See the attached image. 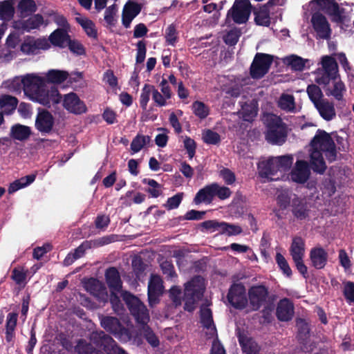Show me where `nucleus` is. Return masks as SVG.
Segmentation results:
<instances>
[{
  "mask_svg": "<svg viewBox=\"0 0 354 354\" xmlns=\"http://www.w3.org/2000/svg\"><path fill=\"white\" fill-rule=\"evenodd\" d=\"M25 95L33 102H38L44 106L50 108L51 104H59L62 95L58 89L51 87L48 89L46 80L35 74H28L21 80Z\"/></svg>",
  "mask_w": 354,
  "mask_h": 354,
  "instance_id": "1",
  "label": "nucleus"
},
{
  "mask_svg": "<svg viewBox=\"0 0 354 354\" xmlns=\"http://www.w3.org/2000/svg\"><path fill=\"white\" fill-rule=\"evenodd\" d=\"M309 149L324 153L325 157L329 163L337 160L336 145L330 134L323 129H319L317 130L315 135L310 141Z\"/></svg>",
  "mask_w": 354,
  "mask_h": 354,
  "instance_id": "2",
  "label": "nucleus"
},
{
  "mask_svg": "<svg viewBox=\"0 0 354 354\" xmlns=\"http://www.w3.org/2000/svg\"><path fill=\"white\" fill-rule=\"evenodd\" d=\"M205 289L203 279L199 275L194 277L185 284L183 298L185 310L192 313L196 308L198 301L203 297Z\"/></svg>",
  "mask_w": 354,
  "mask_h": 354,
  "instance_id": "3",
  "label": "nucleus"
},
{
  "mask_svg": "<svg viewBox=\"0 0 354 354\" xmlns=\"http://www.w3.org/2000/svg\"><path fill=\"white\" fill-rule=\"evenodd\" d=\"M122 296L136 322L142 326L147 325L150 320V316L149 310L144 303L127 291H124Z\"/></svg>",
  "mask_w": 354,
  "mask_h": 354,
  "instance_id": "4",
  "label": "nucleus"
},
{
  "mask_svg": "<svg viewBox=\"0 0 354 354\" xmlns=\"http://www.w3.org/2000/svg\"><path fill=\"white\" fill-rule=\"evenodd\" d=\"M101 326L122 342H128L132 338L130 330L124 327L115 317L102 316L100 319Z\"/></svg>",
  "mask_w": 354,
  "mask_h": 354,
  "instance_id": "5",
  "label": "nucleus"
},
{
  "mask_svg": "<svg viewBox=\"0 0 354 354\" xmlns=\"http://www.w3.org/2000/svg\"><path fill=\"white\" fill-rule=\"evenodd\" d=\"M248 299L252 310L257 311L263 306L274 299V295H270L268 288L263 284L253 285L248 289Z\"/></svg>",
  "mask_w": 354,
  "mask_h": 354,
  "instance_id": "6",
  "label": "nucleus"
},
{
  "mask_svg": "<svg viewBox=\"0 0 354 354\" xmlns=\"http://www.w3.org/2000/svg\"><path fill=\"white\" fill-rule=\"evenodd\" d=\"M91 341L97 347L102 348L106 354H128L116 342L103 330L94 331Z\"/></svg>",
  "mask_w": 354,
  "mask_h": 354,
  "instance_id": "7",
  "label": "nucleus"
},
{
  "mask_svg": "<svg viewBox=\"0 0 354 354\" xmlns=\"http://www.w3.org/2000/svg\"><path fill=\"white\" fill-rule=\"evenodd\" d=\"M274 57L271 55L257 53L250 67V75L254 80L263 77L269 71L273 62Z\"/></svg>",
  "mask_w": 354,
  "mask_h": 354,
  "instance_id": "8",
  "label": "nucleus"
},
{
  "mask_svg": "<svg viewBox=\"0 0 354 354\" xmlns=\"http://www.w3.org/2000/svg\"><path fill=\"white\" fill-rule=\"evenodd\" d=\"M227 299L234 308L244 309L248 302L245 286L242 283H233L228 290Z\"/></svg>",
  "mask_w": 354,
  "mask_h": 354,
  "instance_id": "9",
  "label": "nucleus"
},
{
  "mask_svg": "<svg viewBox=\"0 0 354 354\" xmlns=\"http://www.w3.org/2000/svg\"><path fill=\"white\" fill-rule=\"evenodd\" d=\"M252 9L249 0H235L232 7L227 12V17L231 16L236 24H243L248 21Z\"/></svg>",
  "mask_w": 354,
  "mask_h": 354,
  "instance_id": "10",
  "label": "nucleus"
},
{
  "mask_svg": "<svg viewBox=\"0 0 354 354\" xmlns=\"http://www.w3.org/2000/svg\"><path fill=\"white\" fill-rule=\"evenodd\" d=\"M322 65L324 73L317 82L319 84L327 85L330 80H335L338 76V65L335 58L325 55L322 58Z\"/></svg>",
  "mask_w": 354,
  "mask_h": 354,
  "instance_id": "11",
  "label": "nucleus"
},
{
  "mask_svg": "<svg viewBox=\"0 0 354 354\" xmlns=\"http://www.w3.org/2000/svg\"><path fill=\"white\" fill-rule=\"evenodd\" d=\"M287 138L284 124L281 120L270 123L266 133V140L272 145H281Z\"/></svg>",
  "mask_w": 354,
  "mask_h": 354,
  "instance_id": "12",
  "label": "nucleus"
},
{
  "mask_svg": "<svg viewBox=\"0 0 354 354\" xmlns=\"http://www.w3.org/2000/svg\"><path fill=\"white\" fill-rule=\"evenodd\" d=\"M311 23L313 29L317 33V38L329 39L332 30L326 17L322 13L316 12L313 14Z\"/></svg>",
  "mask_w": 354,
  "mask_h": 354,
  "instance_id": "13",
  "label": "nucleus"
},
{
  "mask_svg": "<svg viewBox=\"0 0 354 354\" xmlns=\"http://www.w3.org/2000/svg\"><path fill=\"white\" fill-rule=\"evenodd\" d=\"M317 3L325 12L332 17V21L338 24L344 23L346 17L345 9L340 8L335 0H317Z\"/></svg>",
  "mask_w": 354,
  "mask_h": 354,
  "instance_id": "14",
  "label": "nucleus"
},
{
  "mask_svg": "<svg viewBox=\"0 0 354 354\" xmlns=\"http://www.w3.org/2000/svg\"><path fill=\"white\" fill-rule=\"evenodd\" d=\"M63 106L68 111L75 115L84 113L87 111L84 101L81 100L79 96L73 92L64 95Z\"/></svg>",
  "mask_w": 354,
  "mask_h": 354,
  "instance_id": "15",
  "label": "nucleus"
},
{
  "mask_svg": "<svg viewBox=\"0 0 354 354\" xmlns=\"http://www.w3.org/2000/svg\"><path fill=\"white\" fill-rule=\"evenodd\" d=\"M86 290L95 297L100 301L107 302L109 295L104 284L100 280L91 277L84 282Z\"/></svg>",
  "mask_w": 354,
  "mask_h": 354,
  "instance_id": "16",
  "label": "nucleus"
},
{
  "mask_svg": "<svg viewBox=\"0 0 354 354\" xmlns=\"http://www.w3.org/2000/svg\"><path fill=\"white\" fill-rule=\"evenodd\" d=\"M292 199L291 211L292 215L299 221L307 219L310 215V206L305 198L298 197L294 195Z\"/></svg>",
  "mask_w": 354,
  "mask_h": 354,
  "instance_id": "17",
  "label": "nucleus"
},
{
  "mask_svg": "<svg viewBox=\"0 0 354 354\" xmlns=\"http://www.w3.org/2000/svg\"><path fill=\"white\" fill-rule=\"evenodd\" d=\"M310 171L308 162L306 160H297L295 163V167L293 168L290 174L291 180L293 182L304 184L309 178Z\"/></svg>",
  "mask_w": 354,
  "mask_h": 354,
  "instance_id": "18",
  "label": "nucleus"
},
{
  "mask_svg": "<svg viewBox=\"0 0 354 354\" xmlns=\"http://www.w3.org/2000/svg\"><path fill=\"white\" fill-rule=\"evenodd\" d=\"M54 122L53 115L47 110H42L37 115L35 127L41 133H48L52 131Z\"/></svg>",
  "mask_w": 354,
  "mask_h": 354,
  "instance_id": "19",
  "label": "nucleus"
},
{
  "mask_svg": "<svg viewBox=\"0 0 354 354\" xmlns=\"http://www.w3.org/2000/svg\"><path fill=\"white\" fill-rule=\"evenodd\" d=\"M294 315V305L288 298L279 300L276 309V316L281 322H288Z\"/></svg>",
  "mask_w": 354,
  "mask_h": 354,
  "instance_id": "20",
  "label": "nucleus"
},
{
  "mask_svg": "<svg viewBox=\"0 0 354 354\" xmlns=\"http://www.w3.org/2000/svg\"><path fill=\"white\" fill-rule=\"evenodd\" d=\"M309 153V168L315 173L324 174L327 169L326 161L324 158L323 152L308 149Z\"/></svg>",
  "mask_w": 354,
  "mask_h": 354,
  "instance_id": "21",
  "label": "nucleus"
},
{
  "mask_svg": "<svg viewBox=\"0 0 354 354\" xmlns=\"http://www.w3.org/2000/svg\"><path fill=\"white\" fill-rule=\"evenodd\" d=\"M310 259L312 262V266L320 270L325 267L328 261V253L322 247H315L310 250Z\"/></svg>",
  "mask_w": 354,
  "mask_h": 354,
  "instance_id": "22",
  "label": "nucleus"
},
{
  "mask_svg": "<svg viewBox=\"0 0 354 354\" xmlns=\"http://www.w3.org/2000/svg\"><path fill=\"white\" fill-rule=\"evenodd\" d=\"M105 279L108 287L111 290L120 292L122 288V282L118 269L115 267H111L106 269L105 272Z\"/></svg>",
  "mask_w": 354,
  "mask_h": 354,
  "instance_id": "23",
  "label": "nucleus"
},
{
  "mask_svg": "<svg viewBox=\"0 0 354 354\" xmlns=\"http://www.w3.org/2000/svg\"><path fill=\"white\" fill-rule=\"evenodd\" d=\"M315 107L317 110L320 116L326 121H330L336 116V111L333 102H330L328 99H324Z\"/></svg>",
  "mask_w": 354,
  "mask_h": 354,
  "instance_id": "24",
  "label": "nucleus"
},
{
  "mask_svg": "<svg viewBox=\"0 0 354 354\" xmlns=\"http://www.w3.org/2000/svg\"><path fill=\"white\" fill-rule=\"evenodd\" d=\"M70 38L67 30L57 28L50 35L48 40L53 46L64 48L67 46Z\"/></svg>",
  "mask_w": 354,
  "mask_h": 354,
  "instance_id": "25",
  "label": "nucleus"
},
{
  "mask_svg": "<svg viewBox=\"0 0 354 354\" xmlns=\"http://www.w3.org/2000/svg\"><path fill=\"white\" fill-rule=\"evenodd\" d=\"M214 198L213 186L212 183H211L198 191L193 199V203L196 205L202 203L209 205L212 203Z\"/></svg>",
  "mask_w": 354,
  "mask_h": 354,
  "instance_id": "26",
  "label": "nucleus"
},
{
  "mask_svg": "<svg viewBox=\"0 0 354 354\" xmlns=\"http://www.w3.org/2000/svg\"><path fill=\"white\" fill-rule=\"evenodd\" d=\"M346 91L344 83L341 80H337L336 79L333 80V88H327L326 93L328 96H333L336 100L340 102L344 106L346 100L344 98V95Z\"/></svg>",
  "mask_w": 354,
  "mask_h": 354,
  "instance_id": "27",
  "label": "nucleus"
},
{
  "mask_svg": "<svg viewBox=\"0 0 354 354\" xmlns=\"http://www.w3.org/2000/svg\"><path fill=\"white\" fill-rule=\"evenodd\" d=\"M253 14L254 15V21L257 25L268 27L270 25V9L266 8L263 5L259 8H254Z\"/></svg>",
  "mask_w": 354,
  "mask_h": 354,
  "instance_id": "28",
  "label": "nucleus"
},
{
  "mask_svg": "<svg viewBox=\"0 0 354 354\" xmlns=\"http://www.w3.org/2000/svg\"><path fill=\"white\" fill-rule=\"evenodd\" d=\"M259 174L262 178L273 176L278 171L274 158H271L258 164Z\"/></svg>",
  "mask_w": 354,
  "mask_h": 354,
  "instance_id": "29",
  "label": "nucleus"
},
{
  "mask_svg": "<svg viewBox=\"0 0 354 354\" xmlns=\"http://www.w3.org/2000/svg\"><path fill=\"white\" fill-rule=\"evenodd\" d=\"M31 129L29 127L16 124L11 127L10 136L14 140L24 141L29 138Z\"/></svg>",
  "mask_w": 354,
  "mask_h": 354,
  "instance_id": "30",
  "label": "nucleus"
},
{
  "mask_svg": "<svg viewBox=\"0 0 354 354\" xmlns=\"http://www.w3.org/2000/svg\"><path fill=\"white\" fill-rule=\"evenodd\" d=\"M18 100L10 95H3L0 97V108L6 115L12 114L17 109Z\"/></svg>",
  "mask_w": 354,
  "mask_h": 354,
  "instance_id": "31",
  "label": "nucleus"
},
{
  "mask_svg": "<svg viewBox=\"0 0 354 354\" xmlns=\"http://www.w3.org/2000/svg\"><path fill=\"white\" fill-rule=\"evenodd\" d=\"M258 104L254 100L243 102L241 104V115L243 120L250 122L257 116Z\"/></svg>",
  "mask_w": 354,
  "mask_h": 354,
  "instance_id": "32",
  "label": "nucleus"
},
{
  "mask_svg": "<svg viewBox=\"0 0 354 354\" xmlns=\"http://www.w3.org/2000/svg\"><path fill=\"white\" fill-rule=\"evenodd\" d=\"M290 252L292 259L304 258L305 253V241L301 236H295L292 239Z\"/></svg>",
  "mask_w": 354,
  "mask_h": 354,
  "instance_id": "33",
  "label": "nucleus"
},
{
  "mask_svg": "<svg viewBox=\"0 0 354 354\" xmlns=\"http://www.w3.org/2000/svg\"><path fill=\"white\" fill-rule=\"evenodd\" d=\"M296 326L297 328V338L299 342H305L307 339L310 338V325L303 318H298L296 320Z\"/></svg>",
  "mask_w": 354,
  "mask_h": 354,
  "instance_id": "34",
  "label": "nucleus"
},
{
  "mask_svg": "<svg viewBox=\"0 0 354 354\" xmlns=\"http://www.w3.org/2000/svg\"><path fill=\"white\" fill-rule=\"evenodd\" d=\"M36 176V174H32L15 180L8 187V192L12 194L21 188L28 186L35 181Z\"/></svg>",
  "mask_w": 354,
  "mask_h": 354,
  "instance_id": "35",
  "label": "nucleus"
},
{
  "mask_svg": "<svg viewBox=\"0 0 354 354\" xmlns=\"http://www.w3.org/2000/svg\"><path fill=\"white\" fill-rule=\"evenodd\" d=\"M74 348L77 354H104L102 351L95 348L84 339H79Z\"/></svg>",
  "mask_w": 354,
  "mask_h": 354,
  "instance_id": "36",
  "label": "nucleus"
},
{
  "mask_svg": "<svg viewBox=\"0 0 354 354\" xmlns=\"http://www.w3.org/2000/svg\"><path fill=\"white\" fill-rule=\"evenodd\" d=\"M69 74L67 71L51 69L46 73V82L53 84H62L65 82Z\"/></svg>",
  "mask_w": 354,
  "mask_h": 354,
  "instance_id": "37",
  "label": "nucleus"
},
{
  "mask_svg": "<svg viewBox=\"0 0 354 354\" xmlns=\"http://www.w3.org/2000/svg\"><path fill=\"white\" fill-rule=\"evenodd\" d=\"M75 21L82 26L86 34L91 38L97 37V31L95 24L88 18L76 17Z\"/></svg>",
  "mask_w": 354,
  "mask_h": 354,
  "instance_id": "38",
  "label": "nucleus"
},
{
  "mask_svg": "<svg viewBox=\"0 0 354 354\" xmlns=\"http://www.w3.org/2000/svg\"><path fill=\"white\" fill-rule=\"evenodd\" d=\"M200 319L201 323L204 328L207 329L214 328L216 330L211 309L207 307L201 308L200 310Z\"/></svg>",
  "mask_w": 354,
  "mask_h": 354,
  "instance_id": "39",
  "label": "nucleus"
},
{
  "mask_svg": "<svg viewBox=\"0 0 354 354\" xmlns=\"http://www.w3.org/2000/svg\"><path fill=\"white\" fill-rule=\"evenodd\" d=\"M279 107L287 112H294L295 110V97L292 95L282 94L278 102Z\"/></svg>",
  "mask_w": 354,
  "mask_h": 354,
  "instance_id": "40",
  "label": "nucleus"
},
{
  "mask_svg": "<svg viewBox=\"0 0 354 354\" xmlns=\"http://www.w3.org/2000/svg\"><path fill=\"white\" fill-rule=\"evenodd\" d=\"M15 14V8L12 0H6L0 3V19H11Z\"/></svg>",
  "mask_w": 354,
  "mask_h": 354,
  "instance_id": "41",
  "label": "nucleus"
},
{
  "mask_svg": "<svg viewBox=\"0 0 354 354\" xmlns=\"http://www.w3.org/2000/svg\"><path fill=\"white\" fill-rule=\"evenodd\" d=\"M307 93L314 106L325 99L321 88L316 84L308 85L307 87Z\"/></svg>",
  "mask_w": 354,
  "mask_h": 354,
  "instance_id": "42",
  "label": "nucleus"
},
{
  "mask_svg": "<svg viewBox=\"0 0 354 354\" xmlns=\"http://www.w3.org/2000/svg\"><path fill=\"white\" fill-rule=\"evenodd\" d=\"M17 8L23 16L31 15L37 10L34 0H21L18 3Z\"/></svg>",
  "mask_w": 354,
  "mask_h": 354,
  "instance_id": "43",
  "label": "nucleus"
},
{
  "mask_svg": "<svg viewBox=\"0 0 354 354\" xmlns=\"http://www.w3.org/2000/svg\"><path fill=\"white\" fill-rule=\"evenodd\" d=\"M142 183L149 186L145 191L149 193L151 197L158 198L162 194V186L156 180L150 178H144Z\"/></svg>",
  "mask_w": 354,
  "mask_h": 354,
  "instance_id": "44",
  "label": "nucleus"
},
{
  "mask_svg": "<svg viewBox=\"0 0 354 354\" xmlns=\"http://www.w3.org/2000/svg\"><path fill=\"white\" fill-rule=\"evenodd\" d=\"M44 22L43 16L40 14H36L24 21L23 28L26 31H30L38 28Z\"/></svg>",
  "mask_w": 354,
  "mask_h": 354,
  "instance_id": "45",
  "label": "nucleus"
},
{
  "mask_svg": "<svg viewBox=\"0 0 354 354\" xmlns=\"http://www.w3.org/2000/svg\"><path fill=\"white\" fill-rule=\"evenodd\" d=\"M151 140L149 136H143L138 134L131 143V149L133 153L140 151L145 145L148 144Z\"/></svg>",
  "mask_w": 354,
  "mask_h": 354,
  "instance_id": "46",
  "label": "nucleus"
},
{
  "mask_svg": "<svg viewBox=\"0 0 354 354\" xmlns=\"http://www.w3.org/2000/svg\"><path fill=\"white\" fill-rule=\"evenodd\" d=\"M178 33L176 26L173 24L169 25L165 29V39L167 45L175 46L178 41Z\"/></svg>",
  "mask_w": 354,
  "mask_h": 354,
  "instance_id": "47",
  "label": "nucleus"
},
{
  "mask_svg": "<svg viewBox=\"0 0 354 354\" xmlns=\"http://www.w3.org/2000/svg\"><path fill=\"white\" fill-rule=\"evenodd\" d=\"M287 64L290 66L292 70L295 71H302L305 68L307 60L295 55H292L286 57Z\"/></svg>",
  "mask_w": 354,
  "mask_h": 354,
  "instance_id": "48",
  "label": "nucleus"
},
{
  "mask_svg": "<svg viewBox=\"0 0 354 354\" xmlns=\"http://www.w3.org/2000/svg\"><path fill=\"white\" fill-rule=\"evenodd\" d=\"M193 112L201 120L206 118L209 114L208 106L201 101H195L192 104Z\"/></svg>",
  "mask_w": 354,
  "mask_h": 354,
  "instance_id": "49",
  "label": "nucleus"
},
{
  "mask_svg": "<svg viewBox=\"0 0 354 354\" xmlns=\"http://www.w3.org/2000/svg\"><path fill=\"white\" fill-rule=\"evenodd\" d=\"M278 171H286L292 166L293 157L291 155H285L274 158Z\"/></svg>",
  "mask_w": 354,
  "mask_h": 354,
  "instance_id": "50",
  "label": "nucleus"
},
{
  "mask_svg": "<svg viewBox=\"0 0 354 354\" xmlns=\"http://www.w3.org/2000/svg\"><path fill=\"white\" fill-rule=\"evenodd\" d=\"M239 344L242 347L243 353L245 354H258L259 348L257 344L252 339H247L245 341L239 339Z\"/></svg>",
  "mask_w": 354,
  "mask_h": 354,
  "instance_id": "51",
  "label": "nucleus"
},
{
  "mask_svg": "<svg viewBox=\"0 0 354 354\" xmlns=\"http://www.w3.org/2000/svg\"><path fill=\"white\" fill-rule=\"evenodd\" d=\"M201 230L203 232H214L218 231L221 233V222L216 220H207L198 225Z\"/></svg>",
  "mask_w": 354,
  "mask_h": 354,
  "instance_id": "52",
  "label": "nucleus"
},
{
  "mask_svg": "<svg viewBox=\"0 0 354 354\" xmlns=\"http://www.w3.org/2000/svg\"><path fill=\"white\" fill-rule=\"evenodd\" d=\"M153 90V86L149 84H145L142 89L140 97V106L144 111L147 109V104L149 101L151 94L152 95Z\"/></svg>",
  "mask_w": 354,
  "mask_h": 354,
  "instance_id": "53",
  "label": "nucleus"
},
{
  "mask_svg": "<svg viewBox=\"0 0 354 354\" xmlns=\"http://www.w3.org/2000/svg\"><path fill=\"white\" fill-rule=\"evenodd\" d=\"M202 139L207 145H216L221 142V136L211 129H206L203 132Z\"/></svg>",
  "mask_w": 354,
  "mask_h": 354,
  "instance_id": "54",
  "label": "nucleus"
},
{
  "mask_svg": "<svg viewBox=\"0 0 354 354\" xmlns=\"http://www.w3.org/2000/svg\"><path fill=\"white\" fill-rule=\"evenodd\" d=\"M162 281L158 275L152 274L148 283V292L152 293L162 294Z\"/></svg>",
  "mask_w": 354,
  "mask_h": 354,
  "instance_id": "55",
  "label": "nucleus"
},
{
  "mask_svg": "<svg viewBox=\"0 0 354 354\" xmlns=\"http://www.w3.org/2000/svg\"><path fill=\"white\" fill-rule=\"evenodd\" d=\"M243 230L241 226L224 221L221 222V234H225L227 236H236L241 234Z\"/></svg>",
  "mask_w": 354,
  "mask_h": 354,
  "instance_id": "56",
  "label": "nucleus"
},
{
  "mask_svg": "<svg viewBox=\"0 0 354 354\" xmlns=\"http://www.w3.org/2000/svg\"><path fill=\"white\" fill-rule=\"evenodd\" d=\"M214 196H217L220 200H225L231 196L232 192L227 187L220 186L216 183H212Z\"/></svg>",
  "mask_w": 354,
  "mask_h": 354,
  "instance_id": "57",
  "label": "nucleus"
},
{
  "mask_svg": "<svg viewBox=\"0 0 354 354\" xmlns=\"http://www.w3.org/2000/svg\"><path fill=\"white\" fill-rule=\"evenodd\" d=\"M143 328V336L147 342L152 347H158L160 344V341L151 328L148 326V324L145 326H142Z\"/></svg>",
  "mask_w": 354,
  "mask_h": 354,
  "instance_id": "58",
  "label": "nucleus"
},
{
  "mask_svg": "<svg viewBox=\"0 0 354 354\" xmlns=\"http://www.w3.org/2000/svg\"><path fill=\"white\" fill-rule=\"evenodd\" d=\"M343 295L349 304L354 303V282L345 281L343 282Z\"/></svg>",
  "mask_w": 354,
  "mask_h": 354,
  "instance_id": "59",
  "label": "nucleus"
},
{
  "mask_svg": "<svg viewBox=\"0 0 354 354\" xmlns=\"http://www.w3.org/2000/svg\"><path fill=\"white\" fill-rule=\"evenodd\" d=\"M67 46L70 51L76 55H86V49L83 44L77 39H71L70 38Z\"/></svg>",
  "mask_w": 354,
  "mask_h": 354,
  "instance_id": "60",
  "label": "nucleus"
},
{
  "mask_svg": "<svg viewBox=\"0 0 354 354\" xmlns=\"http://www.w3.org/2000/svg\"><path fill=\"white\" fill-rule=\"evenodd\" d=\"M241 35V30L238 28L231 29L223 37L224 42L229 46H234L239 41Z\"/></svg>",
  "mask_w": 354,
  "mask_h": 354,
  "instance_id": "61",
  "label": "nucleus"
},
{
  "mask_svg": "<svg viewBox=\"0 0 354 354\" xmlns=\"http://www.w3.org/2000/svg\"><path fill=\"white\" fill-rule=\"evenodd\" d=\"M276 262L286 277H290L292 276V273L290 267L285 257L279 252H277L276 254Z\"/></svg>",
  "mask_w": 354,
  "mask_h": 354,
  "instance_id": "62",
  "label": "nucleus"
},
{
  "mask_svg": "<svg viewBox=\"0 0 354 354\" xmlns=\"http://www.w3.org/2000/svg\"><path fill=\"white\" fill-rule=\"evenodd\" d=\"M142 8V4L135 1L129 0L125 4L123 10L136 17L140 14Z\"/></svg>",
  "mask_w": 354,
  "mask_h": 354,
  "instance_id": "63",
  "label": "nucleus"
},
{
  "mask_svg": "<svg viewBox=\"0 0 354 354\" xmlns=\"http://www.w3.org/2000/svg\"><path fill=\"white\" fill-rule=\"evenodd\" d=\"M183 194H184L183 192H180L171 197L168 198L164 206L168 210L178 208L183 201Z\"/></svg>",
  "mask_w": 354,
  "mask_h": 354,
  "instance_id": "64",
  "label": "nucleus"
}]
</instances>
